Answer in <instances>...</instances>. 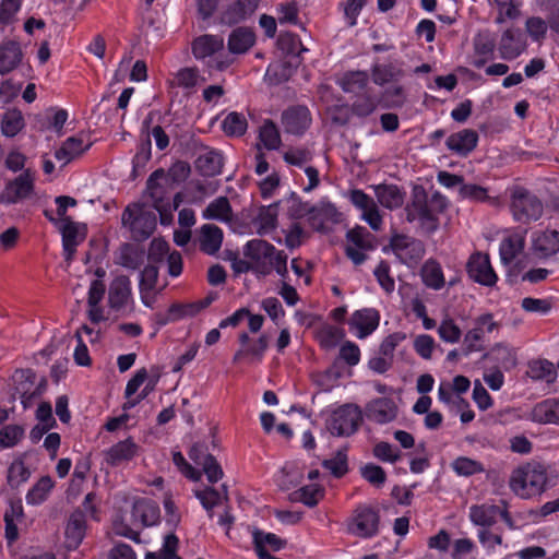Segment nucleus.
I'll use <instances>...</instances> for the list:
<instances>
[{
    "label": "nucleus",
    "instance_id": "f257e3e1",
    "mask_svg": "<svg viewBox=\"0 0 559 559\" xmlns=\"http://www.w3.org/2000/svg\"><path fill=\"white\" fill-rule=\"evenodd\" d=\"M447 199L438 191L430 197L420 185L414 186L411 201L404 211L408 223L418 222L419 227L427 234L439 228V215L447 209Z\"/></svg>",
    "mask_w": 559,
    "mask_h": 559
},
{
    "label": "nucleus",
    "instance_id": "f03ea898",
    "mask_svg": "<svg viewBox=\"0 0 559 559\" xmlns=\"http://www.w3.org/2000/svg\"><path fill=\"white\" fill-rule=\"evenodd\" d=\"M547 480V467L540 462L530 461L511 472L509 487L515 496L531 499L546 490Z\"/></svg>",
    "mask_w": 559,
    "mask_h": 559
},
{
    "label": "nucleus",
    "instance_id": "7ed1b4c3",
    "mask_svg": "<svg viewBox=\"0 0 559 559\" xmlns=\"http://www.w3.org/2000/svg\"><path fill=\"white\" fill-rule=\"evenodd\" d=\"M122 226L128 228L135 241H144L156 228V215L141 203L129 204L121 215Z\"/></svg>",
    "mask_w": 559,
    "mask_h": 559
},
{
    "label": "nucleus",
    "instance_id": "20e7f679",
    "mask_svg": "<svg viewBox=\"0 0 559 559\" xmlns=\"http://www.w3.org/2000/svg\"><path fill=\"white\" fill-rule=\"evenodd\" d=\"M510 210L516 222L528 224L542 217L544 205L536 194L524 187L515 186L511 189Z\"/></svg>",
    "mask_w": 559,
    "mask_h": 559
},
{
    "label": "nucleus",
    "instance_id": "39448f33",
    "mask_svg": "<svg viewBox=\"0 0 559 559\" xmlns=\"http://www.w3.org/2000/svg\"><path fill=\"white\" fill-rule=\"evenodd\" d=\"M388 250H391L396 259L408 267L417 266L426 253L421 240L404 234H394L388 247L383 248L384 252Z\"/></svg>",
    "mask_w": 559,
    "mask_h": 559
},
{
    "label": "nucleus",
    "instance_id": "423d86ee",
    "mask_svg": "<svg viewBox=\"0 0 559 559\" xmlns=\"http://www.w3.org/2000/svg\"><path fill=\"white\" fill-rule=\"evenodd\" d=\"M362 421V413L355 404H344L337 407L328 419L326 428L337 437L354 435Z\"/></svg>",
    "mask_w": 559,
    "mask_h": 559
},
{
    "label": "nucleus",
    "instance_id": "0eeeda50",
    "mask_svg": "<svg viewBox=\"0 0 559 559\" xmlns=\"http://www.w3.org/2000/svg\"><path fill=\"white\" fill-rule=\"evenodd\" d=\"M278 252L272 243L262 239L249 240L243 248V255L251 260L253 272L262 276L271 274Z\"/></svg>",
    "mask_w": 559,
    "mask_h": 559
},
{
    "label": "nucleus",
    "instance_id": "6e6552de",
    "mask_svg": "<svg viewBox=\"0 0 559 559\" xmlns=\"http://www.w3.org/2000/svg\"><path fill=\"white\" fill-rule=\"evenodd\" d=\"M34 192L35 177L29 169H26L5 183L4 189L0 193V203L5 205L16 204L29 199Z\"/></svg>",
    "mask_w": 559,
    "mask_h": 559
},
{
    "label": "nucleus",
    "instance_id": "1a4fd4ad",
    "mask_svg": "<svg viewBox=\"0 0 559 559\" xmlns=\"http://www.w3.org/2000/svg\"><path fill=\"white\" fill-rule=\"evenodd\" d=\"M379 511L367 506L358 507L348 524V532L360 538H371L379 533Z\"/></svg>",
    "mask_w": 559,
    "mask_h": 559
},
{
    "label": "nucleus",
    "instance_id": "9d476101",
    "mask_svg": "<svg viewBox=\"0 0 559 559\" xmlns=\"http://www.w3.org/2000/svg\"><path fill=\"white\" fill-rule=\"evenodd\" d=\"M466 272L471 280L483 286L492 287L498 281V276L491 266L489 255L479 251L474 252L468 258Z\"/></svg>",
    "mask_w": 559,
    "mask_h": 559
},
{
    "label": "nucleus",
    "instance_id": "9b49d317",
    "mask_svg": "<svg viewBox=\"0 0 559 559\" xmlns=\"http://www.w3.org/2000/svg\"><path fill=\"white\" fill-rule=\"evenodd\" d=\"M372 238L373 236L362 226H356L346 233L348 245L345 252L355 265H360L366 261L367 254L364 251L373 248Z\"/></svg>",
    "mask_w": 559,
    "mask_h": 559
},
{
    "label": "nucleus",
    "instance_id": "f8f14e48",
    "mask_svg": "<svg viewBox=\"0 0 559 559\" xmlns=\"http://www.w3.org/2000/svg\"><path fill=\"white\" fill-rule=\"evenodd\" d=\"M108 305L117 312L133 310L131 281L127 275L116 276L108 288Z\"/></svg>",
    "mask_w": 559,
    "mask_h": 559
},
{
    "label": "nucleus",
    "instance_id": "ddd939ff",
    "mask_svg": "<svg viewBox=\"0 0 559 559\" xmlns=\"http://www.w3.org/2000/svg\"><path fill=\"white\" fill-rule=\"evenodd\" d=\"M405 75L404 61L399 59L374 63L371 68V79L379 86L400 83Z\"/></svg>",
    "mask_w": 559,
    "mask_h": 559
},
{
    "label": "nucleus",
    "instance_id": "4468645a",
    "mask_svg": "<svg viewBox=\"0 0 559 559\" xmlns=\"http://www.w3.org/2000/svg\"><path fill=\"white\" fill-rule=\"evenodd\" d=\"M285 132L301 135L311 124V114L306 106H292L282 114Z\"/></svg>",
    "mask_w": 559,
    "mask_h": 559
},
{
    "label": "nucleus",
    "instance_id": "2eb2a0df",
    "mask_svg": "<svg viewBox=\"0 0 559 559\" xmlns=\"http://www.w3.org/2000/svg\"><path fill=\"white\" fill-rule=\"evenodd\" d=\"M62 235V246L64 258L71 261L76 251V247L85 239L86 227L73 222L70 217L63 218L62 226L60 227Z\"/></svg>",
    "mask_w": 559,
    "mask_h": 559
},
{
    "label": "nucleus",
    "instance_id": "dca6fc26",
    "mask_svg": "<svg viewBox=\"0 0 559 559\" xmlns=\"http://www.w3.org/2000/svg\"><path fill=\"white\" fill-rule=\"evenodd\" d=\"M380 314L373 308H365L356 310L349 321L348 325L352 331L356 332L358 338H365L370 335L379 325Z\"/></svg>",
    "mask_w": 559,
    "mask_h": 559
},
{
    "label": "nucleus",
    "instance_id": "f3484780",
    "mask_svg": "<svg viewBox=\"0 0 559 559\" xmlns=\"http://www.w3.org/2000/svg\"><path fill=\"white\" fill-rule=\"evenodd\" d=\"M526 48L523 33L519 28H509L501 35L498 49L504 60L518 58Z\"/></svg>",
    "mask_w": 559,
    "mask_h": 559
},
{
    "label": "nucleus",
    "instance_id": "a211bd4d",
    "mask_svg": "<svg viewBox=\"0 0 559 559\" xmlns=\"http://www.w3.org/2000/svg\"><path fill=\"white\" fill-rule=\"evenodd\" d=\"M369 420L383 425L393 421L397 416V405L390 397H378L366 406Z\"/></svg>",
    "mask_w": 559,
    "mask_h": 559
},
{
    "label": "nucleus",
    "instance_id": "6ab92c4d",
    "mask_svg": "<svg viewBox=\"0 0 559 559\" xmlns=\"http://www.w3.org/2000/svg\"><path fill=\"white\" fill-rule=\"evenodd\" d=\"M473 49L472 66L481 69L495 57L496 39L488 31L479 32L473 39Z\"/></svg>",
    "mask_w": 559,
    "mask_h": 559
},
{
    "label": "nucleus",
    "instance_id": "aec40b11",
    "mask_svg": "<svg viewBox=\"0 0 559 559\" xmlns=\"http://www.w3.org/2000/svg\"><path fill=\"white\" fill-rule=\"evenodd\" d=\"M139 451V445L132 438L119 441L105 452V461L110 466H119L131 461Z\"/></svg>",
    "mask_w": 559,
    "mask_h": 559
},
{
    "label": "nucleus",
    "instance_id": "412c9836",
    "mask_svg": "<svg viewBox=\"0 0 559 559\" xmlns=\"http://www.w3.org/2000/svg\"><path fill=\"white\" fill-rule=\"evenodd\" d=\"M86 531V519L82 510L73 511L66 526V545L68 549H76L82 543Z\"/></svg>",
    "mask_w": 559,
    "mask_h": 559
},
{
    "label": "nucleus",
    "instance_id": "4be33fe9",
    "mask_svg": "<svg viewBox=\"0 0 559 559\" xmlns=\"http://www.w3.org/2000/svg\"><path fill=\"white\" fill-rule=\"evenodd\" d=\"M532 249L534 254L540 259L556 254L559 251V231L547 229L536 233Z\"/></svg>",
    "mask_w": 559,
    "mask_h": 559
},
{
    "label": "nucleus",
    "instance_id": "5701e85b",
    "mask_svg": "<svg viewBox=\"0 0 559 559\" xmlns=\"http://www.w3.org/2000/svg\"><path fill=\"white\" fill-rule=\"evenodd\" d=\"M92 146L91 142L85 143L82 135L68 138L60 148L55 152V157L63 165L84 154Z\"/></svg>",
    "mask_w": 559,
    "mask_h": 559
},
{
    "label": "nucleus",
    "instance_id": "b1692460",
    "mask_svg": "<svg viewBox=\"0 0 559 559\" xmlns=\"http://www.w3.org/2000/svg\"><path fill=\"white\" fill-rule=\"evenodd\" d=\"M477 132L472 129H464L451 134L447 139V146L459 155L466 156L477 146Z\"/></svg>",
    "mask_w": 559,
    "mask_h": 559
},
{
    "label": "nucleus",
    "instance_id": "393cba45",
    "mask_svg": "<svg viewBox=\"0 0 559 559\" xmlns=\"http://www.w3.org/2000/svg\"><path fill=\"white\" fill-rule=\"evenodd\" d=\"M374 194L378 202L389 210L401 207L405 200V191L396 185H378L374 187Z\"/></svg>",
    "mask_w": 559,
    "mask_h": 559
},
{
    "label": "nucleus",
    "instance_id": "a878e982",
    "mask_svg": "<svg viewBox=\"0 0 559 559\" xmlns=\"http://www.w3.org/2000/svg\"><path fill=\"white\" fill-rule=\"evenodd\" d=\"M259 0H236L222 14V21L229 25L250 16L258 8Z\"/></svg>",
    "mask_w": 559,
    "mask_h": 559
},
{
    "label": "nucleus",
    "instance_id": "bb28decb",
    "mask_svg": "<svg viewBox=\"0 0 559 559\" xmlns=\"http://www.w3.org/2000/svg\"><path fill=\"white\" fill-rule=\"evenodd\" d=\"M531 419L538 424H559V399H548L537 403L532 412Z\"/></svg>",
    "mask_w": 559,
    "mask_h": 559
},
{
    "label": "nucleus",
    "instance_id": "cd10ccee",
    "mask_svg": "<svg viewBox=\"0 0 559 559\" xmlns=\"http://www.w3.org/2000/svg\"><path fill=\"white\" fill-rule=\"evenodd\" d=\"M224 38L219 35L205 34L197 37L192 43V53L197 59H204L222 50Z\"/></svg>",
    "mask_w": 559,
    "mask_h": 559
},
{
    "label": "nucleus",
    "instance_id": "c85d7f7f",
    "mask_svg": "<svg viewBox=\"0 0 559 559\" xmlns=\"http://www.w3.org/2000/svg\"><path fill=\"white\" fill-rule=\"evenodd\" d=\"M22 50L20 44L14 40H8L0 46V74H7L13 71L22 61Z\"/></svg>",
    "mask_w": 559,
    "mask_h": 559
},
{
    "label": "nucleus",
    "instance_id": "c756f323",
    "mask_svg": "<svg viewBox=\"0 0 559 559\" xmlns=\"http://www.w3.org/2000/svg\"><path fill=\"white\" fill-rule=\"evenodd\" d=\"M132 516L139 519L143 526L158 523L160 512L158 504L150 499H139L133 503Z\"/></svg>",
    "mask_w": 559,
    "mask_h": 559
},
{
    "label": "nucleus",
    "instance_id": "7c9ffc66",
    "mask_svg": "<svg viewBox=\"0 0 559 559\" xmlns=\"http://www.w3.org/2000/svg\"><path fill=\"white\" fill-rule=\"evenodd\" d=\"M223 230L214 224H204L200 229V249L210 255L222 247Z\"/></svg>",
    "mask_w": 559,
    "mask_h": 559
},
{
    "label": "nucleus",
    "instance_id": "2f4dec72",
    "mask_svg": "<svg viewBox=\"0 0 559 559\" xmlns=\"http://www.w3.org/2000/svg\"><path fill=\"white\" fill-rule=\"evenodd\" d=\"M254 43L255 35L250 28L237 27L230 33L227 47L229 52L239 55L247 52Z\"/></svg>",
    "mask_w": 559,
    "mask_h": 559
},
{
    "label": "nucleus",
    "instance_id": "473e14b6",
    "mask_svg": "<svg viewBox=\"0 0 559 559\" xmlns=\"http://www.w3.org/2000/svg\"><path fill=\"white\" fill-rule=\"evenodd\" d=\"M524 246L525 238L521 234L515 233L503 238L499 247V254L502 264H511L514 259L523 251Z\"/></svg>",
    "mask_w": 559,
    "mask_h": 559
},
{
    "label": "nucleus",
    "instance_id": "72a5a7b5",
    "mask_svg": "<svg viewBox=\"0 0 559 559\" xmlns=\"http://www.w3.org/2000/svg\"><path fill=\"white\" fill-rule=\"evenodd\" d=\"M500 507L496 504H474L469 508V519L477 526L490 527L497 522Z\"/></svg>",
    "mask_w": 559,
    "mask_h": 559
},
{
    "label": "nucleus",
    "instance_id": "f704fd0d",
    "mask_svg": "<svg viewBox=\"0 0 559 559\" xmlns=\"http://www.w3.org/2000/svg\"><path fill=\"white\" fill-rule=\"evenodd\" d=\"M423 283L431 289L439 290L444 286V275L441 264L435 259H428L421 266Z\"/></svg>",
    "mask_w": 559,
    "mask_h": 559
},
{
    "label": "nucleus",
    "instance_id": "c9c22d12",
    "mask_svg": "<svg viewBox=\"0 0 559 559\" xmlns=\"http://www.w3.org/2000/svg\"><path fill=\"white\" fill-rule=\"evenodd\" d=\"M369 82V75L366 71H347L338 80L337 84L345 93L359 94Z\"/></svg>",
    "mask_w": 559,
    "mask_h": 559
},
{
    "label": "nucleus",
    "instance_id": "e433bc0d",
    "mask_svg": "<svg viewBox=\"0 0 559 559\" xmlns=\"http://www.w3.org/2000/svg\"><path fill=\"white\" fill-rule=\"evenodd\" d=\"M204 219H215L219 222H230L233 218V209L227 197H218L213 200L202 212Z\"/></svg>",
    "mask_w": 559,
    "mask_h": 559
},
{
    "label": "nucleus",
    "instance_id": "4c0bfd02",
    "mask_svg": "<svg viewBox=\"0 0 559 559\" xmlns=\"http://www.w3.org/2000/svg\"><path fill=\"white\" fill-rule=\"evenodd\" d=\"M55 487V481L48 475L41 476L27 491L26 493V502L31 506H38L45 502L51 490Z\"/></svg>",
    "mask_w": 559,
    "mask_h": 559
},
{
    "label": "nucleus",
    "instance_id": "58836bf2",
    "mask_svg": "<svg viewBox=\"0 0 559 559\" xmlns=\"http://www.w3.org/2000/svg\"><path fill=\"white\" fill-rule=\"evenodd\" d=\"M527 376L534 381L555 382L557 371L552 362L547 359L533 360L528 364Z\"/></svg>",
    "mask_w": 559,
    "mask_h": 559
},
{
    "label": "nucleus",
    "instance_id": "ea45409f",
    "mask_svg": "<svg viewBox=\"0 0 559 559\" xmlns=\"http://www.w3.org/2000/svg\"><path fill=\"white\" fill-rule=\"evenodd\" d=\"M200 312L197 302L190 304H173L166 316H157V322L162 325L167 324L168 322L178 321L180 319L187 317H194Z\"/></svg>",
    "mask_w": 559,
    "mask_h": 559
},
{
    "label": "nucleus",
    "instance_id": "a19ab883",
    "mask_svg": "<svg viewBox=\"0 0 559 559\" xmlns=\"http://www.w3.org/2000/svg\"><path fill=\"white\" fill-rule=\"evenodd\" d=\"M198 169L204 176H215L221 174L223 168L222 155L216 151H207L200 155L195 162Z\"/></svg>",
    "mask_w": 559,
    "mask_h": 559
},
{
    "label": "nucleus",
    "instance_id": "79ce46f5",
    "mask_svg": "<svg viewBox=\"0 0 559 559\" xmlns=\"http://www.w3.org/2000/svg\"><path fill=\"white\" fill-rule=\"evenodd\" d=\"M345 336L344 330L331 324H324L316 331V338L324 349H332Z\"/></svg>",
    "mask_w": 559,
    "mask_h": 559
},
{
    "label": "nucleus",
    "instance_id": "37998d69",
    "mask_svg": "<svg viewBox=\"0 0 559 559\" xmlns=\"http://www.w3.org/2000/svg\"><path fill=\"white\" fill-rule=\"evenodd\" d=\"M490 358L501 368L510 370L518 365L516 352L513 347L506 344H496L490 353Z\"/></svg>",
    "mask_w": 559,
    "mask_h": 559
},
{
    "label": "nucleus",
    "instance_id": "c03bdc74",
    "mask_svg": "<svg viewBox=\"0 0 559 559\" xmlns=\"http://www.w3.org/2000/svg\"><path fill=\"white\" fill-rule=\"evenodd\" d=\"M165 177L163 168L153 171L146 180V193L153 202V207L162 214L163 210V188L158 183L159 179Z\"/></svg>",
    "mask_w": 559,
    "mask_h": 559
},
{
    "label": "nucleus",
    "instance_id": "a18cd8bd",
    "mask_svg": "<svg viewBox=\"0 0 559 559\" xmlns=\"http://www.w3.org/2000/svg\"><path fill=\"white\" fill-rule=\"evenodd\" d=\"M267 346V337L265 335H261L255 344L240 348L234 356V362H237L245 357L249 358L250 362H260L263 359Z\"/></svg>",
    "mask_w": 559,
    "mask_h": 559
},
{
    "label": "nucleus",
    "instance_id": "49530a36",
    "mask_svg": "<svg viewBox=\"0 0 559 559\" xmlns=\"http://www.w3.org/2000/svg\"><path fill=\"white\" fill-rule=\"evenodd\" d=\"M25 126L24 117L17 109H10L4 112L1 120L2 134L8 138L15 136Z\"/></svg>",
    "mask_w": 559,
    "mask_h": 559
},
{
    "label": "nucleus",
    "instance_id": "de8ad7c7",
    "mask_svg": "<svg viewBox=\"0 0 559 559\" xmlns=\"http://www.w3.org/2000/svg\"><path fill=\"white\" fill-rule=\"evenodd\" d=\"M277 224V205H269L262 207L257 217V233L259 235H266L275 229Z\"/></svg>",
    "mask_w": 559,
    "mask_h": 559
},
{
    "label": "nucleus",
    "instance_id": "09e8293b",
    "mask_svg": "<svg viewBox=\"0 0 559 559\" xmlns=\"http://www.w3.org/2000/svg\"><path fill=\"white\" fill-rule=\"evenodd\" d=\"M31 477V471L22 460H15L8 468L7 480L12 489L19 488Z\"/></svg>",
    "mask_w": 559,
    "mask_h": 559
},
{
    "label": "nucleus",
    "instance_id": "8fccbe9b",
    "mask_svg": "<svg viewBox=\"0 0 559 559\" xmlns=\"http://www.w3.org/2000/svg\"><path fill=\"white\" fill-rule=\"evenodd\" d=\"M323 496V490L317 485H309L299 488L290 495L293 501H300L307 507L313 508Z\"/></svg>",
    "mask_w": 559,
    "mask_h": 559
},
{
    "label": "nucleus",
    "instance_id": "3c124183",
    "mask_svg": "<svg viewBox=\"0 0 559 559\" xmlns=\"http://www.w3.org/2000/svg\"><path fill=\"white\" fill-rule=\"evenodd\" d=\"M222 127L227 135L241 136L245 134L248 123L242 114L233 111L225 117Z\"/></svg>",
    "mask_w": 559,
    "mask_h": 559
},
{
    "label": "nucleus",
    "instance_id": "603ef678",
    "mask_svg": "<svg viewBox=\"0 0 559 559\" xmlns=\"http://www.w3.org/2000/svg\"><path fill=\"white\" fill-rule=\"evenodd\" d=\"M278 49L286 56H299L307 49L302 46L299 37L293 33H281L277 38Z\"/></svg>",
    "mask_w": 559,
    "mask_h": 559
},
{
    "label": "nucleus",
    "instance_id": "864d4df0",
    "mask_svg": "<svg viewBox=\"0 0 559 559\" xmlns=\"http://www.w3.org/2000/svg\"><path fill=\"white\" fill-rule=\"evenodd\" d=\"M200 81H204V79H201L199 70L187 67L176 73L171 84L191 91L195 88Z\"/></svg>",
    "mask_w": 559,
    "mask_h": 559
},
{
    "label": "nucleus",
    "instance_id": "5fc2aeb1",
    "mask_svg": "<svg viewBox=\"0 0 559 559\" xmlns=\"http://www.w3.org/2000/svg\"><path fill=\"white\" fill-rule=\"evenodd\" d=\"M25 435V430L20 425H7L0 429V448L8 449L15 447Z\"/></svg>",
    "mask_w": 559,
    "mask_h": 559
},
{
    "label": "nucleus",
    "instance_id": "6e6d98bb",
    "mask_svg": "<svg viewBox=\"0 0 559 559\" xmlns=\"http://www.w3.org/2000/svg\"><path fill=\"white\" fill-rule=\"evenodd\" d=\"M259 139L267 150H276L281 144L280 132L271 120H266L261 127Z\"/></svg>",
    "mask_w": 559,
    "mask_h": 559
},
{
    "label": "nucleus",
    "instance_id": "4d7b16f0",
    "mask_svg": "<svg viewBox=\"0 0 559 559\" xmlns=\"http://www.w3.org/2000/svg\"><path fill=\"white\" fill-rule=\"evenodd\" d=\"M372 454L378 460L389 463H396L402 457L401 451L385 441L378 442L372 449Z\"/></svg>",
    "mask_w": 559,
    "mask_h": 559
},
{
    "label": "nucleus",
    "instance_id": "13d9d810",
    "mask_svg": "<svg viewBox=\"0 0 559 559\" xmlns=\"http://www.w3.org/2000/svg\"><path fill=\"white\" fill-rule=\"evenodd\" d=\"M438 334L443 342L455 344L460 341L462 331L453 319L445 318L438 328Z\"/></svg>",
    "mask_w": 559,
    "mask_h": 559
},
{
    "label": "nucleus",
    "instance_id": "bf43d9fd",
    "mask_svg": "<svg viewBox=\"0 0 559 559\" xmlns=\"http://www.w3.org/2000/svg\"><path fill=\"white\" fill-rule=\"evenodd\" d=\"M323 466L337 478L344 476L348 471L346 450H338L334 457L323 461Z\"/></svg>",
    "mask_w": 559,
    "mask_h": 559
},
{
    "label": "nucleus",
    "instance_id": "052dcab7",
    "mask_svg": "<svg viewBox=\"0 0 559 559\" xmlns=\"http://www.w3.org/2000/svg\"><path fill=\"white\" fill-rule=\"evenodd\" d=\"M390 264L382 260L373 271L379 285L384 289L385 293L391 294L395 289L394 278L390 274Z\"/></svg>",
    "mask_w": 559,
    "mask_h": 559
},
{
    "label": "nucleus",
    "instance_id": "680f3d73",
    "mask_svg": "<svg viewBox=\"0 0 559 559\" xmlns=\"http://www.w3.org/2000/svg\"><path fill=\"white\" fill-rule=\"evenodd\" d=\"M452 467L456 474L462 476H471L484 471L479 462L465 456L457 457L452 463Z\"/></svg>",
    "mask_w": 559,
    "mask_h": 559
},
{
    "label": "nucleus",
    "instance_id": "e2e57ef3",
    "mask_svg": "<svg viewBox=\"0 0 559 559\" xmlns=\"http://www.w3.org/2000/svg\"><path fill=\"white\" fill-rule=\"evenodd\" d=\"M382 98L389 107H402L406 102L405 88L399 83L392 84L383 91Z\"/></svg>",
    "mask_w": 559,
    "mask_h": 559
},
{
    "label": "nucleus",
    "instance_id": "0e129e2a",
    "mask_svg": "<svg viewBox=\"0 0 559 559\" xmlns=\"http://www.w3.org/2000/svg\"><path fill=\"white\" fill-rule=\"evenodd\" d=\"M360 472L364 479L377 487L382 486L386 480V474L379 465L372 463L366 464L361 467Z\"/></svg>",
    "mask_w": 559,
    "mask_h": 559
},
{
    "label": "nucleus",
    "instance_id": "69168bd1",
    "mask_svg": "<svg viewBox=\"0 0 559 559\" xmlns=\"http://www.w3.org/2000/svg\"><path fill=\"white\" fill-rule=\"evenodd\" d=\"M195 496L200 500L203 508L207 510L209 516L212 518V510L215 506L219 503L222 498L221 493L216 489L207 487L204 490L195 491Z\"/></svg>",
    "mask_w": 559,
    "mask_h": 559
},
{
    "label": "nucleus",
    "instance_id": "338daca9",
    "mask_svg": "<svg viewBox=\"0 0 559 559\" xmlns=\"http://www.w3.org/2000/svg\"><path fill=\"white\" fill-rule=\"evenodd\" d=\"M406 338V335L402 332H395L388 335L379 347V354L391 358L393 360L395 348L399 346L401 342Z\"/></svg>",
    "mask_w": 559,
    "mask_h": 559
},
{
    "label": "nucleus",
    "instance_id": "774afa93",
    "mask_svg": "<svg viewBox=\"0 0 559 559\" xmlns=\"http://www.w3.org/2000/svg\"><path fill=\"white\" fill-rule=\"evenodd\" d=\"M459 192L463 199L471 201L483 202L488 199L487 189L475 183H463Z\"/></svg>",
    "mask_w": 559,
    "mask_h": 559
}]
</instances>
